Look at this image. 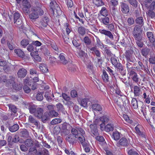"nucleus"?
<instances>
[{
  "label": "nucleus",
  "mask_w": 155,
  "mask_h": 155,
  "mask_svg": "<svg viewBox=\"0 0 155 155\" xmlns=\"http://www.w3.org/2000/svg\"><path fill=\"white\" fill-rule=\"evenodd\" d=\"M99 31L102 34H104L106 36H107L111 40L114 39V38L113 35L111 32L110 31L105 30V29L99 30Z\"/></svg>",
  "instance_id": "nucleus-8"
},
{
  "label": "nucleus",
  "mask_w": 155,
  "mask_h": 155,
  "mask_svg": "<svg viewBox=\"0 0 155 155\" xmlns=\"http://www.w3.org/2000/svg\"><path fill=\"white\" fill-rule=\"evenodd\" d=\"M103 75L102 76V78L104 81L106 83L108 81V77L106 72L104 70H103Z\"/></svg>",
  "instance_id": "nucleus-39"
},
{
  "label": "nucleus",
  "mask_w": 155,
  "mask_h": 155,
  "mask_svg": "<svg viewBox=\"0 0 155 155\" xmlns=\"http://www.w3.org/2000/svg\"><path fill=\"white\" fill-rule=\"evenodd\" d=\"M127 1L134 8H136L137 7L138 2L137 0H127Z\"/></svg>",
  "instance_id": "nucleus-27"
},
{
  "label": "nucleus",
  "mask_w": 155,
  "mask_h": 155,
  "mask_svg": "<svg viewBox=\"0 0 155 155\" xmlns=\"http://www.w3.org/2000/svg\"><path fill=\"white\" fill-rule=\"evenodd\" d=\"M61 121L62 120L60 118H55L51 121V125L61 123Z\"/></svg>",
  "instance_id": "nucleus-48"
},
{
  "label": "nucleus",
  "mask_w": 155,
  "mask_h": 155,
  "mask_svg": "<svg viewBox=\"0 0 155 155\" xmlns=\"http://www.w3.org/2000/svg\"><path fill=\"white\" fill-rule=\"evenodd\" d=\"M99 20L101 23L105 25H108L109 22V19L108 17H104L100 18V15H98Z\"/></svg>",
  "instance_id": "nucleus-14"
},
{
  "label": "nucleus",
  "mask_w": 155,
  "mask_h": 155,
  "mask_svg": "<svg viewBox=\"0 0 155 155\" xmlns=\"http://www.w3.org/2000/svg\"><path fill=\"white\" fill-rule=\"evenodd\" d=\"M41 118L42 121L43 123L45 122L49 119L48 114V113L46 112L43 115H42Z\"/></svg>",
  "instance_id": "nucleus-46"
},
{
  "label": "nucleus",
  "mask_w": 155,
  "mask_h": 155,
  "mask_svg": "<svg viewBox=\"0 0 155 155\" xmlns=\"http://www.w3.org/2000/svg\"><path fill=\"white\" fill-rule=\"evenodd\" d=\"M20 134L21 137L25 138H27L29 135L28 131L25 129H23L20 132Z\"/></svg>",
  "instance_id": "nucleus-34"
},
{
  "label": "nucleus",
  "mask_w": 155,
  "mask_h": 155,
  "mask_svg": "<svg viewBox=\"0 0 155 155\" xmlns=\"http://www.w3.org/2000/svg\"><path fill=\"white\" fill-rule=\"evenodd\" d=\"M49 113L50 116L52 117H56L58 115V113L54 110L50 111Z\"/></svg>",
  "instance_id": "nucleus-61"
},
{
  "label": "nucleus",
  "mask_w": 155,
  "mask_h": 155,
  "mask_svg": "<svg viewBox=\"0 0 155 155\" xmlns=\"http://www.w3.org/2000/svg\"><path fill=\"white\" fill-rule=\"evenodd\" d=\"M36 155H49L48 150L45 148H43L41 151L37 152Z\"/></svg>",
  "instance_id": "nucleus-26"
},
{
  "label": "nucleus",
  "mask_w": 155,
  "mask_h": 155,
  "mask_svg": "<svg viewBox=\"0 0 155 155\" xmlns=\"http://www.w3.org/2000/svg\"><path fill=\"white\" fill-rule=\"evenodd\" d=\"M39 68L41 72L43 73L47 72L48 69L47 65L44 64H40L39 65Z\"/></svg>",
  "instance_id": "nucleus-19"
},
{
  "label": "nucleus",
  "mask_w": 155,
  "mask_h": 155,
  "mask_svg": "<svg viewBox=\"0 0 155 155\" xmlns=\"http://www.w3.org/2000/svg\"><path fill=\"white\" fill-rule=\"evenodd\" d=\"M112 136L115 140H118L119 139L120 137V133L117 131L114 132L113 133Z\"/></svg>",
  "instance_id": "nucleus-33"
},
{
  "label": "nucleus",
  "mask_w": 155,
  "mask_h": 155,
  "mask_svg": "<svg viewBox=\"0 0 155 155\" xmlns=\"http://www.w3.org/2000/svg\"><path fill=\"white\" fill-rule=\"evenodd\" d=\"M89 101V99L87 98L83 99L81 101V105L84 107H87V102Z\"/></svg>",
  "instance_id": "nucleus-44"
},
{
  "label": "nucleus",
  "mask_w": 155,
  "mask_h": 155,
  "mask_svg": "<svg viewBox=\"0 0 155 155\" xmlns=\"http://www.w3.org/2000/svg\"><path fill=\"white\" fill-rule=\"evenodd\" d=\"M9 108L11 112L14 113H16L17 111V108L14 105L9 104L8 105Z\"/></svg>",
  "instance_id": "nucleus-45"
},
{
  "label": "nucleus",
  "mask_w": 155,
  "mask_h": 155,
  "mask_svg": "<svg viewBox=\"0 0 155 155\" xmlns=\"http://www.w3.org/2000/svg\"><path fill=\"white\" fill-rule=\"evenodd\" d=\"M90 50L92 51L93 54L95 55L97 57L100 58L101 57V52L96 47H91L90 48Z\"/></svg>",
  "instance_id": "nucleus-11"
},
{
  "label": "nucleus",
  "mask_w": 155,
  "mask_h": 155,
  "mask_svg": "<svg viewBox=\"0 0 155 155\" xmlns=\"http://www.w3.org/2000/svg\"><path fill=\"white\" fill-rule=\"evenodd\" d=\"M61 62L63 64H66L68 63V61L65 59L64 56L62 54H61L59 56Z\"/></svg>",
  "instance_id": "nucleus-53"
},
{
  "label": "nucleus",
  "mask_w": 155,
  "mask_h": 155,
  "mask_svg": "<svg viewBox=\"0 0 155 155\" xmlns=\"http://www.w3.org/2000/svg\"><path fill=\"white\" fill-rule=\"evenodd\" d=\"M28 121L30 123H33L37 127L39 125V122L36 120L32 116L30 115L28 117Z\"/></svg>",
  "instance_id": "nucleus-20"
},
{
  "label": "nucleus",
  "mask_w": 155,
  "mask_h": 155,
  "mask_svg": "<svg viewBox=\"0 0 155 155\" xmlns=\"http://www.w3.org/2000/svg\"><path fill=\"white\" fill-rule=\"evenodd\" d=\"M84 134H81V135L78 136V139L79 141L81 142V143L82 145V143H86L85 142V138L84 137Z\"/></svg>",
  "instance_id": "nucleus-54"
},
{
  "label": "nucleus",
  "mask_w": 155,
  "mask_h": 155,
  "mask_svg": "<svg viewBox=\"0 0 155 155\" xmlns=\"http://www.w3.org/2000/svg\"><path fill=\"white\" fill-rule=\"evenodd\" d=\"M32 12L31 13L29 14V18L35 20L37 19L39 17V15H38L35 12L32 10Z\"/></svg>",
  "instance_id": "nucleus-37"
},
{
  "label": "nucleus",
  "mask_w": 155,
  "mask_h": 155,
  "mask_svg": "<svg viewBox=\"0 0 155 155\" xmlns=\"http://www.w3.org/2000/svg\"><path fill=\"white\" fill-rule=\"evenodd\" d=\"M29 84L31 86L32 90H34L37 89V84L36 83H33L31 81H30L29 82Z\"/></svg>",
  "instance_id": "nucleus-57"
},
{
  "label": "nucleus",
  "mask_w": 155,
  "mask_h": 155,
  "mask_svg": "<svg viewBox=\"0 0 155 155\" xmlns=\"http://www.w3.org/2000/svg\"><path fill=\"white\" fill-rule=\"evenodd\" d=\"M14 52L20 57L23 58L24 56V52L20 49H15Z\"/></svg>",
  "instance_id": "nucleus-28"
},
{
  "label": "nucleus",
  "mask_w": 155,
  "mask_h": 155,
  "mask_svg": "<svg viewBox=\"0 0 155 155\" xmlns=\"http://www.w3.org/2000/svg\"><path fill=\"white\" fill-rule=\"evenodd\" d=\"M128 144L127 140L124 137L122 138L119 141L118 143H117V146L119 147L120 145L123 146H126Z\"/></svg>",
  "instance_id": "nucleus-12"
},
{
  "label": "nucleus",
  "mask_w": 155,
  "mask_h": 155,
  "mask_svg": "<svg viewBox=\"0 0 155 155\" xmlns=\"http://www.w3.org/2000/svg\"><path fill=\"white\" fill-rule=\"evenodd\" d=\"M145 63L146 64V66H145L144 68V70L149 75H150V71L152 72V70L151 69H150V66L149 67L147 65V64L148 62L147 61V60H145Z\"/></svg>",
  "instance_id": "nucleus-41"
},
{
  "label": "nucleus",
  "mask_w": 155,
  "mask_h": 155,
  "mask_svg": "<svg viewBox=\"0 0 155 155\" xmlns=\"http://www.w3.org/2000/svg\"><path fill=\"white\" fill-rule=\"evenodd\" d=\"M143 21V18L142 16L137 18L135 20L136 23L141 27L144 24Z\"/></svg>",
  "instance_id": "nucleus-24"
},
{
  "label": "nucleus",
  "mask_w": 155,
  "mask_h": 155,
  "mask_svg": "<svg viewBox=\"0 0 155 155\" xmlns=\"http://www.w3.org/2000/svg\"><path fill=\"white\" fill-rule=\"evenodd\" d=\"M114 130V127L113 125L111 124H107L105 127V130L106 132H109L112 131Z\"/></svg>",
  "instance_id": "nucleus-49"
},
{
  "label": "nucleus",
  "mask_w": 155,
  "mask_h": 155,
  "mask_svg": "<svg viewBox=\"0 0 155 155\" xmlns=\"http://www.w3.org/2000/svg\"><path fill=\"white\" fill-rule=\"evenodd\" d=\"M131 104L134 109H136L138 108L137 101L135 98H132L131 101Z\"/></svg>",
  "instance_id": "nucleus-43"
},
{
  "label": "nucleus",
  "mask_w": 155,
  "mask_h": 155,
  "mask_svg": "<svg viewBox=\"0 0 155 155\" xmlns=\"http://www.w3.org/2000/svg\"><path fill=\"white\" fill-rule=\"evenodd\" d=\"M71 134L78 138V136L81 135V134H85V132L84 130L80 127H74L72 128L71 130Z\"/></svg>",
  "instance_id": "nucleus-2"
},
{
  "label": "nucleus",
  "mask_w": 155,
  "mask_h": 155,
  "mask_svg": "<svg viewBox=\"0 0 155 155\" xmlns=\"http://www.w3.org/2000/svg\"><path fill=\"white\" fill-rule=\"evenodd\" d=\"M31 7H23L22 11L26 15H28L30 12V8Z\"/></svg>",
  "instance_id": "nucleus-55"
},
{
  "label": "nucleus",
  "mask_w": 155,
  "mask_h": 155,
  "mask_svg": "<svg viewBox=\"0 0 155 155\" xmlns=\"http://www.w3.org/2000/svg\"><path fill=\"white\" fill-rule=\"evenodd\" d=\"M150 51V49L146 47L141 49V53L142 55L146 58L147 56L149 54Z\"/></svg>",
  "instance_id": "nucleus-22"
},
{
  "label": "nucleus",
  "mask_w": 155,
  "mask_h": 155,
  "mask_svg": "<svg viewBox=\"0 0 155 155\" xmlns=\"http://www.w3.org/2000/svg\"><path fill=\"white\" fill-rule=\"evenodd\" d=\"M49 20L48 17L47 16L43 17L41 19L40 22L41 25L44 27L47 26L48 25V22L49 21Z\"/></svg>",
  "instance_id": "nucleus-15"
},
{
  "label": "nucleus",
  "mask_w": 155,
  "mask_h": 155,
  "mask_svg": "<svg viewBox=\"0 0 155 155\" xmlns=\"http://www.w3.org/2000/svg\"><path fill=\"white\" fill-rule=\"evenodd\" d=\"M43 110L42 108L38 107L37 108L34 114V115L36 117L40 118L42 117L43 115Z\"/></svg>",
  "instance_id": "nucleus-13"
},
{
  "label": "nucleus",
  "mask_w": 155,
  "mask_h": 155,
  "mask_svg": "<svg viewBox=\"0 0 155 155\" xmlns=\"http://www.w3.org/2000/svg\"><path fill=\"white\" fill-rule=\"evenodd\" d=\"M82 146L85 152L88 153L90 152L91 147L89 143H82Z\"/></svg>",
  "instance_id": "nucleus-30"
},
{
  "label": "nucleus",
  "mask_w": 155,
  "mask_h": 155,
  "mask_svg": "<svg viewBox=\"0 0 155 155\" xmlns=\"http://www.w3.org/2000/svg\"><path fill=\"white\" fill-rule=\"evenodd\" d=\"M127 153L129 155H139L137 152L134 149L129 150L127 152Z\"/></svg>",
  "instance_id": "nucleus-59"
},
{
  "label": "nucleus",
  "mask_w": 155,
  "mask_h": 155,
  "mask_svg": "<svg viewBox=\"0 0 155 155\" xmlns=\"http://www.w3.org/2000/svg\"><path fill=\"white\" fill-rule=\"evenodd\" d=\"M120 6L121 10L123 13L127 14L129 13L130 8L128 4L126 3H122Z\"/></svg>",
  "instance_id": "nucleus-6"
},
{
  "label": "nucleus",
  "mask_w": 155,
  "mask_h": 155,
  "mask_svg": "<svg viewBox=\"0 0 155 155\" xmlns=\"http://www.w3.org/2000/svg\"><path fill=\"white\" fill-rule=\"evenodd\" d=\"M21 45L24 48L26 47L28 44H29V42L28 40L23 39L21 42Z\"/></svg>",
  "instance_id": "nucleus-58"
},
{
  "label": "nucleus",
  "mask_w": 155,
  "mask_h": 155,
  "mask_svg": "<svg viewBox=\"0 0 155 155\" xmlns=\"http://www.w3.org/2000/svg\"><path fill=\"white\" fill-rule=\"evenodd\" d=\"M149 61L150 63L155 65V55L150 56Z\"/></svg>",
  "instance_id": "nucleus-64"
},
{
  "label": "nucleus",
  "mask_w": 155,
  "mask_h": 155,
  "mask_svg": "<svg viewBox=\"0 0 155 155\" xmlns=\"http://www.w3.org/2000/svg\"><path fill=\"white\" fill-rule=\"evenodd\" d=\"M41 49L42 52L45 55H48L50 54V52L48 50V48L46 46H42Z\"/></svg>",
  "instance_id": "nucleus-42"
},
{
  "label": "nucleus",
  "mask_w": 155,
  "mask_h": 155,
  "mask_svg": "<svg viewBox=\"0 0 155 155\" xmlns=\"http://www.w3.org/2000/svg\"><path fill=\"white\" fill-rule=\"evenodd\" d=\"M32 10L35 12L39 16L42 15L44 14V11L41 9V8H32Z\"/></svg>",
  "instance_id": "nucleus-18"
},
{
  "label": "nucleus",
  "mask_w": 155,
  "mask_h": 155,
  "mask_svg": "<svg viewBox=\"0 0 155 155\" xmlns=\"http://www.w3.org/2000/svg\"><path fill=\"white\" fill-rule=\"evenodd\" d=\"M95 4L98 6H101L104 5L102 0H95Z\"/></svg>",
  "instance_id": "nucleus-63"
},
{
  "label": "nucleus",
  "mask_w": 155,
  "mask_h": 155,
  "mask_svg": "<svg viewBox=\"0 0 155 155\" xmlns=\"http://www.w3.org/2000/svg\"><path fill=\"white\" fill-rule=\"evenodd\" d=\"M136 41L142 40L141 34H133Z\"/></svg>",
  "instance_id": "nucleus-56"
},
{
  "label": "nucleus",
  "mask_w": 155,
  "mask_h": 155,
  "mask_svg": "<svg viewBox=\"0 0 155 155\" xmlns=\"http://www.w3.org/2000/svg\"><path fill=\"white\" fill-rule=\"evenodd\" d=\"M153 10H151L150 9V6L149 7V9L147 12V15L151 18H155V12L153 11Z\"/></svg>",
  "instance_id": "nucleus-38"
},
{
  "label": "nucleus",
  "mask_w": 155,
  "mask_h": 155,
  "mask_svg": "<svg viewBox=\"0 0 155 155\" xmlns=\"http://www.w3.org/2000/svg\"><path fill=\"white\" fill-rule=\"evenodd\" d=\"M20 14L18 12H15L13 15V22L17 25H20L22 23L21 20L20 18Z\"/></svg>",
  "instance_id": "nucleus-5"
},
{
  "label": "nucleus",
  "mask_w": 155,
  "mask_h": 155,
  "mask_svg": "<svg viewBox=\"0 0 155 155\" xmlns=\"http://www.w3.org/2000/svg\"><path fill=\"white\" fill-rule=\"evenodd\" d=\"M141 27V26L138 25H136L135 26L134 29L133 34H141L142 33V30Z\"/></svg>",
  "instance_id": "nucleus-17"
},
{
  "label": "nucleus",
  "mask_w": 155,
  "mask_h": 155,
  "mask_svg": "<svg viewBox=\"0 0 155 155\" xmlns=\"http://www.w3.org/2000/svg\"><path fill=\"white\" fill-rule=\"evenodd\" d=\"M100 14L106 17L108 15V12L106 8L104 7L102 8L100 12Z\"/></svg>",
  "instance_id": "nucleus-36"
},
{
  "label": "nucleus",
  "mask_w": 155,
  "mask_h": 155,
  "mask_svg": "<svg viewBox=\"0 0 155 155\" xmlns=\"http://www.w3.org/2000/svg\"><path fill=\"white\" fill-rule=\"evenodd\" d=\"M57 110L58 111H64V108L63 105L59 103L56 105Z\"/></svg>",
  "instance_id": "nucleus-60"
},
{
  "label": "nucleus",
  "mask_w": 155,
  "mask_h": 155,
  "mask_svg": "<svg viewBox=\"0 0 155 155\" xmlns=\"http://www.w3.org/2000/svg\"><path fill=\"white\" fill-rule=\"evenodd\" d=\"M22 84H16L14 83L13 87L14 89L17 91H20L22 89Z\"/></svg>",
  "instance_id": "nucleus-50"
},
{
  "label": "nucleus",
  "mask_w": 155,
  "mask_h": 155,
  "mask_svg": "<svg viewBox=\"0 0 155 155\" xmlns=\"http://www.w3.org/2000/svg\"><path fill=\"white\" fill-rule=\"evenodd\" d=\"M147 37L149 41V42H150L152 44L155 41V39L154 37L153 34L151 32H148L147 33Z\"/></svg>",
  "instance_id": "nucleus-16"
},
{
  "label": "nucleus",
  "mask_w": 155,
  "mask_h": 155,
  "mask_svg": "<svg viewBox=\"0 0 155 155\" xmlns=\"http://www.w3.org/2000/svg\"><path fill=\"white\" fill-rule=\"evenodd\" d=\"M86 49V47H85L84 45H83V48L81 46L79 48L80 51L78 53V56L81 58H82V57H86L87 56V54L85 53V52L83 51V50H85Z\"/></svg>",
  "instance_id": "nucleus-9"
},
{
  "label": "nucleus",
  "mask_w": 155,
  "mask_h": 155,
  "mask_svg": "<svg viewBox=\"0 0 155 155\" xmlns=\"http://www.w3.org/2000/svg\"><path fill=\"white\" fill-rule=\"evenodd\" d=\"M100 120L102 122L106 124L109 120V118L106 115H104L100 118Z\"/></svg>",
  "instance_id": "nucleus-40"
},
{
  "label": "nucleus",
  "mask_w": 155,
  "mask_h": 155,
  "mask_svg": "<svg viewBox=\"0 0 155 155\" xmlns=\"http://www.w3.org/2000/svg\"><path fill=\"white\" fill-rule=\"evenodd\" d=\"M24 143L28 147H30L34 145V141L32 139H27L25 140Z\"/></svg>",
  "instance_id": "nucleus-29"
},
{
  "label": "nucleus",
  "mask_w": 155,
  "mask_h": 155,
  "mask_svg": "<svg viewBox=\"0 0 155 155\" xmlns=\"http://www.w3.org/2000/svg\"><path fill=\"white\" fill-rule=\"evenodd\" d=\"M78 138L74 135L70 134L66 136L65 139L70 144L73 145L77 143Z\"/></svg>",
  "instance_id": "nucleus-3"
},
{
  "label": "nucleus",
  "mask_w": 155,
  "mask_h": 155,
  "mask_svg": "<svg viewBox=\"0 0 155 155\" xmlns=\"http://www.w3.org/2000/svg\"><path fill=\"white\" fill-rule=\"evenodd\" d=\"M134 93L135 96H139L141 94V91L137 86H135L134 87Z\"/></svg>",
  "instance_id": "nucleus-21"
},
{
  "label": "nucleus",
  "mask_w": 155,
  "mask_h": 155,
  "mask_svg": "<svg viewBox=\"0 0 155 155\" xmlns=\"http://www.w3.org/2000/svg\"><path fill=\"white\" fill-rule=\"evenodd\" d=\"M28 108L31 114H34L37 110V108H36L35 106L34 105H30Z\"/></svg>",
  "instance_id": "nucleus-52"
},
{
  "label": "nucleus",
  "mask_w": 155,
  "mask_h": 155,
  "mask_svg": "<svg viewBox=\"0 0 155 155\" xmlns=\"http://www.w3.org/2000/svg\"><path fill=\"white\" fill-rule=\"evenodd\" d=\"M19 129V125L17 124H15L12 126L9 127L8 129L11 132H14L18 130Z\"/></svg>",
  "instance_id": "nucleus-23"
},
{
  "label": "nucleus",
  "mask_w": 155,
  "mask_h": 155,
  "mask_svg": "<svg viewBox=\"0 0 155 155\" xmlns=\"http://www.w3.org/2000/svg\"><path fill=\"white\" fill-rule=\"evenodd\" d=\"M27 73V70L25 68H21L19 70L17 74L19 78H24L26 76Z\"/></svg>",
  "instance_id": "nucleus-10"
},
{
  "label": "nucleus",
  "mask_w": 155,
  "mask_h": 155,
  "mask_svg": "<svg viewBox=\"0 0 155 155\" xmlns=\"http://www.w3.org/2000/svg\"><path fill=\"white\" fill-rule=\"evenodd\" d=\"M90 127L91 129V135L93 137L99 135L97 125L96 124H91Z\"/></svg>",
  "instance_id": "nucleus-4"
},
{
  "label": "nucleus",
  "mask_w": 155,
  "mask_h": 155,
  "mask_svg": "<svg viewBox=\"0 0 155 155\" xmlns=\"http://www.w3.org/2000/svg\"><path fill=\"white\" fill-rule=\"evenodd\" d=\"M78 33L82 35H84L85 33V29L82 26H81L78 28Z\"/></svg>",
  "instance_id": "nucleus-47"
},
{
  "label": "nucleus",
  "mask_w": 155,
  "mask_h": 155,
  "mask_svg": "<svg viewBox=\"0 0 155 155\" xmlns=\"http://www.w3.org/2000/svg\"><path fill=\"white\" fill-rule=\"evenodd\" d=\"M130 75H133L132 79L135 82H137L139 81L138 78L137 73L134 71H131L130 74Z\"/></svg>",
  "instance_id": "nucleus-31"
},
{
  "label": "nucleus",
  "mask_w": 155,
  "mask_h": 155,
  "mask_svg": "<svg viewBox=\"0 0 155 155\" xmlns=\"http://www.w3.org/2000/svg\"><path fill=\"white\" fill-rule=\"evenodd\" d=\"M49 6L51 11L52 13L54 14L55 12L58 15H59L61 14L62 12L61 8L59 5L56 2H51L50 3Z\"/></svg>",
  "instance_id": "nucleus-1"
},
{
  "label": "nucleus",
  "mask_w": 155,
  "mask_h": 155,
  "mask_svg": "<svg viewBox=\"0 0 155 155\" xmlns=\"http://www.w3.org/2000/svg\"><path fill=\"white\" fill-rule=\"evenodd\" d=\"M73 45L77 48H79V47L81 45V43H78V41L75 39L73 40L72 41Z\"/></svg>",
  "instance_id": "nucleus-62"
},
{
  "label": "nucleus",
  "mask_w": 155,
  "mask_h": 155,
  "mask_svg": "<svg viewBox=\"0 0 155 155\" xmlns=\"http://www.w3.org/2000/svg\"><path fill=\"white\" fill-rule=\"evenodd\" d=\"M91 107L93 110L99 111H101L102 110L101 106L97 104H92Z\"/></svg>",
  "instance_id": "nucleus-25"
},
{
  "label": "nucleus",
  "mask_w": 155,
  "mask_h": 155,
  "mask_svg": "<svg viewBox=\"0 0 155 155\" xmlns=\"http://www.w3.org/2000/svg\"><path fill=\"white\" fill-rule=\"evenodd\" d=\"M35 97L36 100L38 101H42L43 99V93H38L36 95Z\"/></svg>",
  "instance_id": "nucleus-51"
},
{
  "label": "nucleus",
  "mask_w": 155,
  "mask_h": 155,
  "mask_svg": "<svg viewBox=\"0 0 155 155\" xmlns=\"http://www.w3.org/2000/svg\"><path fill=\"white\" fill-rule=\"evenodd\" d=\"M118 61V63L114 66L117 71L121 72L124 70V68L122 65L119 62V61Z\"/></svg>",
  "instance_id": "nucleus-32"
},
{
  "label": "nucleus",
  "mask_w": 155,
  "mask_h": 155,
  "mask_svg": "<svg viewBox=\"0 0 155 155\" xmlns=\"http://www.w3.org/2000/svg\"><path fill=\"white\" fill-rule=\"evenodd\" d=\"M9 79L7 80H5L4 81V82H7L8 84H12V85H14L13 83H15L14 81L15 80V77H13L12 76H10L9 77Z\"/></svg>",
  "instance_id": "nucleus-35"
},
{
  "label": "nucleus",
  "mask_w": 155,
  "mask_h": 155,
  "mask_svg": "<svg viewBox=\"0 0 155 155\" xmlns=\"http://www.w3.org/2000/svg\"><path fill=\"white\" fill-rule=\"evenodd\" d=\"M82 41L84 43L87 47L90 49L91 47H90L92 43L91 39L87 36H85L83 39Z\"/></svg>",
  "instance_id": "nucleus-7"
}]
</instances>
